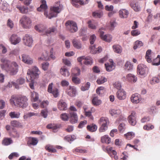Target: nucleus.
Returning <instances> with one entry per match:
<instances>
[{"mask_svg":"<svg viewBox=\"0 0 160 160\" xmlns=\"http://www.w3.org/2000/svg\"><path fill=\"white\" fill-rule=\"evenodd\" d=\"M0 66L2 70L9 72L11 75L16 74L18 72V65L15 62L10 63V61L5 58H2Z\"/></svg>","mask_w":160,"mask_h":160,"instance_id":"f257e3e1","label":"nucleus"},{"mask_svg":"<svg viewBox=\"0 0 160 160\" xmlns=\"http://www.w3.org/2000/svg\"><path fill=\"white\" fill-rule=\"evenodd\" d=\"M28 99L25 96H12L10 101L11 103L15 106L24 108L28 106Z\"/></svg>","mask_w":160,"mask_h":160,"instance_id":"f03ea898","label":"nucleus"},{"mask_svg":"<svg viewBox=\"0 0 160 160\" xmlns=\"http://www.w3.org/2000/svg\"><path fill=\"white\" fill-rule=\"evenodd\" d=\"M40 73V72L38 68L36 66H33L31 70H28L27 74L28 78L30 77L31 82L29 83L30 87L32 89H34V79L38 78L39 74Z\"/></svg>","mask_w":160,"mask_h":160,"instance_id":"7ed1b4c3","label":"nucleus"},{"mask_svg":"<svg viewBox=\"0 0 160 160\" xmlns=\"http://www.w3.org/2000/svg\"><path fill=\"white\" fill-rule=\"evenodd\" d=\"M47 8L48 7L46 4V1L45 0H42V4L40 5V7L37 8V9L38 11L44 10V15L49 19L57 16V14L54 12L52 10H50L49 14H48L47 12L46 11V10Z\"/></svg>","mask_w":160,"mask_h":160,"instance_id":"20e7f679","label":"nucleus"},{"mask_svg":"<svg viewBox=\"0 0 160 160\" xmlns=\"http://www.w3.org/2000/svg\"><path fill=\"white\" fill-rule=\"evenodd\" d=\"M19 22L24 28L28 29L31 27L32 21L29 17L26 15H23L21 17Z\"/></svg>","mask_w":160,"mask_h":160,"instance_id":"39448f33","label":"nucleus"},{"mask_svg":"<svg viewBox=\"0 0 160 160\" xmlns=\"http://www.w3.org/2000/svg\"><path fill=\"white\" fill-rule=\"evenodd\" d=\"M65 25L68 30L71 32H74L78 30L76 23L72 21L68 20L65 23Z\"/></svg>","mask_w":160,"mask_h":160,"instance_id":"423d86ee","label":"nucleus"},{"mask_svg":"<svg viewBox=\"0 0 160 160\" xmlns=\"http://www.w3.org/2000/svg\"><path fill=\"white\" fill-rule=\"evenodd\" d=\"M109 122L108 119L107 117L101 118L98 121V123L101 125L99 130H107Z\"/></svg>","mask_w":160,"mask_h":160,"instance_id":"0eeeda50","label":"nucleus"},{"mask_svg":"<svg viewBox=\"0 0 160 160\" xmlns=\"http://www.w3.org/2000/svg\"><path fill=\"white\" fill-rule=\"evenodd\" d=\"M35 29L39 32H45L47 34H50L52 32H54L57 31V28L54 27H52L48 28L46 31L44 29H40L38 26H35Z\"/></svg>","mask_w":160,"mask_h":160,"instance_id":"6e6552de","label":"nucleus"},{"mask_svg":"<svg viewBox=\"0 0 160 160\" xmlns=\"http://www.w3.org/2000/svg\"><path fill=\"white\" fill-rule=\"evenodd\" d=\"M48 91L49 92L52 93L55 98L57 97L58 95V89L56 88H52V83L49 84V85Z\"/></svg>","mask_w":160,"mask_h":160,"instance_id":"1a4fd4ad","label":"nucleus"},{"mask_svg":"<svg viewBox=\"0 0 160 160\" xmlns=\"http://www.w3.org/2000/svg\"><path fill=\"white\" fill-rule=\"evenodd\" d=\"M99 32H100V37L102 40L108 42H110L111 41L112 38L111 35L108 34L104 35V32L102 31L101 29L99 30Z\"/></svg>","mask_w":160,"mask_h":160,"instance_id":"9d476101","label":"nucleus"},{"mask_svg":"<svg viewBox=\"0 0 160 160\" xmlns=\"http://www.w3.org/2000/svg\"><path fill=\"white\" fill-rule=\"evenodd\" d=\"M136 113L135 111H132L131 113L128 117V121L129 123L132 126L135 125L136 123Z\"/></svg>","mask_w":160,"mask_h":160,"instance_id":"9b49d317","label":"nucleus"},{"mask_svg":"<svg viewBox=\"0 0 160 160\" xmlns=\"http://www.w3.org/2000/svg\"><path fill=\"white\" fill-rule=\"evenodd\" d=\"M23 42L25 45L31 47L32 43V38L29 35L27 34L23 39Z\"/></svg>","mask_w":160,"mask_h":160,"instance_id":"f8f14e48","label":"nucleus"},{"mask_svg":"<svg viewBox=\"0 0 160 160\" xmlns=\"http://www.w3.org/2000/svg\"><path fill=\"white\" fill-rule=\"evenodd\" d=\"M107 151L108 154L112 158L113 157L115 160H117L118 157L117 155V152L112 147H109L107 148Z\"/></svg>","mask_w":160,"mask_h":160,"instance_id":"ddd939ff","label":"nucleus"},{"mask_svg":"<svg viewBox=\"0 0 160 160\" xmlns=\"http://www.w3.org/2000/svg\"><path fill=\"white\" fill-rule=\"evenodd\" d=\"M116 96L120 100L125 99L126 97V92L122 89L119 90L116 93Z\"/></svg>","mask_w":160,"mask_h":160,"instance_id":"4468645a","label":"nucleus"},{"mask_svg":"<svg viewBox=\"0 0 160 160\" xmlns=\"http://www.w3.org/2000/svg\"><path fill=\"white\" fill-rule=\"evenodd\" d=\"M148 69V68L142 64H139L138 66V72L141 75H144Z\"/></svg>","mask_w":160,"mask_h":160,"instance_id":"2eb2a0df","label":"nucleus"},{"mask_svg":"<svg viewBox=\"0 0 160 160\" xmlns=\"http://www.w3.org/2000/svg\"><path fill=\"white\" fill-rule=\"evenodd\" d=\"M9 40L12 44L16 45L21 41V38L15 34H12L9 39Z\"/></svg>","mask_w":160,"mask_h":160,"instance_id":"dca6fc26","label":"nucleus"},{"mask_svg":"<svg viewBox=\"0 0 160 160\" xmlns=\"http://www.w3.org/2000/svg\"><path fill=\"white\" fill-rule=\"evenodd\" d=\"M22 61L28 64H31L33 62V60L29 56L26 54L22 55Z\"/></svg>","mask_w":160,"mask_h":160,"instance_id":"f3484780","label":"nucleus"},{"mask_svg":"<svg viewBox=\"0 0 160 160\" xmlns=\"http://www.w3.org/2000/svg\"><path fill=\"white\" fill-rule=\"evenodd\" d=\"M69 121L71 123H74L77 122L78 116L76 113L71 112L69 113Z\"/></svg>","mask_w":160,"mask_h":160,"instance_id":"a211bd4d","label":"nucleus"},{"mask_svg":"<svg viewBox=\"0 0 160 160\" xmlns=\"http://www.w3.org/2000/svg\"><path fill=\"white\" fill-rule=\"evenodd\" d=\"M141 100L140 96L137 93L132 94L131 97V101L133 103H138Z\"/></svg>","mask_w":160,"mask_h":160,"instance_id":"6ab92c4d","label":"nucleus"},{"mask_svg":"<svg viewBox=\"0 0 160 160\" xmlns=\"http://www.w3.org/2000/svg\"><path fill=\"white\" fill-rule=\"evenodd\" d=\"M58 108L60 110H66L67 109V104L62 100H60L58 102Z\"/></svg>","mask_w":160,"mask_h":160,"instance_id":"aec40b11","label":"nucleus"},{"mask_svg":"<svg viewBox=\"0 0 160 160\" xmlns=\"http://www.w3.org/2000/svg\"><path fill=\"white\" fill-rule=\"evenodd\" d=\"M66 92L70 96L74 97L76 96V90L73 87L69 86V88L67 89Z\"/></svg>","mask_w":160,"mask_h":160,"instance_id":"412c9836","label":"nucleus"},{"mask_svg":"<svg viewBox=\"0 0 160 160\" xmlns=\"http://www.w3.org/2000/svg\"><path fill=\"white\" fill-rule=\"evenodd\" d=\"M110 63H107L105 64L106 70L108 72L112 71L115 68V66L113 64V60L112 59L109 60Z\"/></svg>","mask_w":160,"mask_h":160,"instance_id":"4be33fe9","label":"nucleus"},{"mask_svg":"<svg viewBox=\"0 0 160 160\" xmlns=\"http://www.w3.org/2000/svg\"><path fill=\"white\" fill-rule=\"evenodd\" d=\"M61 74L64 76L68 77L70 75V73L67 68L65 66H63L60 70Z\"/></svg>","mask_w":160,"mask_h":160,"instance_id":"5701e85b","label":"nucleus"},{"mask_svg":"<svg viewBox=\"0 0 160 160\" xmlns=\"http://www.w3.org/2000/svg\"><path fill=\"white\" fill-rule=\"evenodd\" d=\"M59 6H54L51 8L50 10H52L57 14L60 13L63 7L62 5H60L59 3H58Z\"/></svg>","mask_w":160,"mask_h":160,"instance_id":"b1692460","label":"nucleus"},{"mask_svg":"<svg viewBox=\"0 0 160 160\" xmlns=\"http://www.w3.org/2000/svg\"><path fill=\"white\" fill-rule=\"evenodd\" d=\"M109 113L112 116L118 117L122 115L121 111L119 109H111L109 110Z\"/></svg>","mask_w":160,"mask_h":160,"instance_id":"393cba45","label":"nucleus"},{"mask_svg":"<svg viewBox=\"0 0 160 160\" xmlns=\"http://www.w3.org/2000/svg\"><path fill=\"white\" fill-rule=\"evenodd\" d=\"M38 142L37 139L35 138H30L28 141L27 144L29 146L36 145Z\"/></svg>","mask_w":160,"mask_h":160,"instance_id":"a878e982","label":"nucleus"},{"mask_svg":"<svg viewBox=\"0 0 160 160\" xmlns=\"http://www.w3.org/2000/svg\"><path fill=\"white\" fill-rule=\"evenodd\" d=\"M126 78L128 81L131 82H135L137 80V78L134 75L129 73L126 76Z\"/></svg>","mask_w":160,"mask_h":160,"instance_id":"bb28decb","label":"nucleus"},{"mask_svg":"<svg viewBox=\"0 0 160 160\" xmlns=\"http://www.w3.org/2000/svg\"><path fill=\"white\" fill-rule=\"evenodd\" d=\"M120 17L121 18H126L129 14L128 11L125 9H122L119 12Z\"/></svg>","mask_w":160,"mask_h":160,"instance_id":"cd10ccee","label":"nucleus"},{"mask_svg":"<svg viewBox=\"0 0 160 160\" xmlns=\"http://www.w3.org/2000/svg\"><path fill=\"white\" fill-rule=\"evenodd\" d=\"M16 8L19 10L20 12L22 13L26 14L28 12V8L27 7L17 5L16 6Z\"/></svg>","mask_w":160,"mask_h":160,"instance_id":"c85d7f7f","label":"nucleus"},{"mask_svg":"<svg viewBox=\"0 0 160 160\" xmlns=\"http://www.w3.org/2000/svg\"><path fill=\"white\" fill-rule=\"evenodd\" d=\"M101 142H102L109 144L111 142V139L107 135H105L101 138Z\"/></svg>","mask_w":160,"mask_h":160,"instance_id":"c756f323","label":"nucleus"},{"mask_svg":"<svg viewBox=\"0 0 160 160\" xmlns=\"http://www.w3.org/2000/svg\"><path fill=\"white\" fill-rule=\"evenodd\" d=\"M72 42L74 48L78 49H79L81 48V44L79 40L74 39L73 40Z\"/></svg>","mask_w":160,"mask_h":160,"instance_id":"7c9ffc66","label":"nucleus"},{"mask_svg":"<svg viewBox=\"0 0 160 160\" xmlns=\"http://www.w3.org/2000/svg\"><path fill=\"white\" fill-rule=\"evenodd\" d=\"M114 52L118 53H120L122 51V47L119 45H114L112 46Z\"/></svg>","mask_w":160,"mask_h":160,"instance_id":"2f4dec72","label":"nucleus"},{"mask_svg":"<svg viewBox=\"0 0 160 160\" xmlns=\"http://www.w3.org/2000/svg\"><path fill=\"white\" fill-rule=\"evenodd\" d=\"M13 143V141L11 138H4L2 141V144L5 146H8Z\"/></svg>","mask_w":160,"mask_h":160,"instance_id":"473e14b6","label":"nucleus"},{"mask_svg":"<svg viewBox=\"0 0 160 160\" xmlns=\"http://www.w3.org/2000/svg\"><path fill=\"white\" fill-rule=\"evenodd\" d=\"M91 49L92 50V52L94 53H99L101 52L102 50V48L101 47H98V48H96L95 45L92 46L90 47Z\"/></svg>","mask_w":160,"mask_h":160,"instance_id":"72a5a7b5","label":"nucleus"},{"mask_svg":"<svg viewBox=\"0 0 160 160\" xmlns=\"http://www.w3.org/2000/svg\"><path fill=\"white\" fill-rule=\"evenodd\" d=\"M92 102L94 105L98 106L101 103L102 101L98 99V97H96L93 98L92 99Z\"/></svg>","mask_w":160,"mask_h":160,"instance_id":"f704fd0d","label":"nucleus"},{"mask_svg":"<svg viewBox=\"0 0 160 160\" xmlns=\"http://www.w3.org/2000/svg\"><path fill=\"white\" fill-rule=\"evenodd\" d=\"M133 68V65L131 64L130 62L127 61L124 65V69L125 70L128 71L131 70Z\"/></svg>","mask_w":160,"mask_h":160,"instance_id":"c9c22d12","label":"nucleus"},{"mask_svg":"<svg viewBox=\"0 0 160 160\" xmlns=\"http://www.w3.org/2000/svg\"><path fill=\"white\" fill-rule=\"evenodd\" d=\"M72 4L73 6L76 7H78L79 6L77 3H79L80 5H84V2L83 1L81 0H72Z\"/></svg>","mask_w":160,"mask_h":160,"instance_id":"e433bc0d","label":"nucleus"},{"mask_svg":"<svg viewBox=\"0 0 160 160\" xmlns=\"http://www.w3.org/2000/svg\"><path fill=\"white\" fill-rule=\"evenodd\" d=\"M84 64L86 65H91L92 63V59L89 57H85L83 61Z\"/></svg>","mask_w":160,"mask_h":160,"instance_id":"4c0bfd02","label":"nucleus"},{"mask_svg":"<svg viewBox=\"0 0 160 160\" xmlns=\"http://www.w3.org/2000/svg\"><path fill=\"white\" fill-rule=\"evenodd\" d=\"M38 114L37 113H35L32 112H29L28 113H25L23 116V118L24 119H26L28 118H30L34 116H37Z\"/></svg>","mask_w":160,"mask_h":160,"instance_id":"58836bf2","label":"nucleus"},{"mask_svg":"<svg viewBox=\"0 0 160 160\" xmlns=\"http://www.w3.org/2000/svg\"><path fill=\"white\" fill-rule=\"evenodd\" d=\"M72 75L74 76H79L80 73V70L78 68H76L72 70Z\"/></svg>","mask_w":160,"mask_h":160,"instance_id":"ea45409f","label":"nucleus"},{"mask_svg":"<svg viewBox=\"0 0 160 160\" xmlns=\"http://www.w3.org/2000/svg\"><path fill=\"white\" fill-rule=\"evenodd\" d=\"M151 52V51L150 50H148L146 52L145 55V58L147 61L149 63L151 62H152V59L150 58Z\"/></svg>","mask_w":160,"mask_h":160,"instance_id":"a19ab883","label":"nucleus"},{"mask_svg":"<svg viewBox=\"0 0 160 160\" xmlns=\"http://www.w3.org/2000/svg\"><path fill=\"white\" fill-rule=\"evenodd\" d=\"M20 113L19 112H11L9 113V115L12 118H18L20 115Z\"/></svg>","mask_w":160,"mask_h":160,"instance_id":"79ce46f5","label":"nucleus"},{"mask_svg":"<svg viewBox=\"0 0 160 160\" xmlns=\"http://www.w3.org/2000/svg\"><path fill=\"white\" fill-rule=\"evenodd\" d=\"M31 100L33 102H36L38 100V93L34 91L31 92Z\"/></svg>","mask_w":160,"mask_h":160,"instance_id":"37998d69","label":"nucleus"},{"mask_svg":"<svg viewBox=\"0 0 160 160\" xmlns=\"http://www.w3.org/2000/svg\"><path fill=\"white\" fill-rule=\"evenodd\" d=\"M124 136L127 139L130 140L134 137L135 134L132 132H128L125 134Z\"/></svg>","mask_w":160,"mask_h":160,"instance_id":"c03bdc74","label":"nucleus"},{"mask_svg":"<svg viewBox=\"0 0 160 160\" xmlns=\"http://www.w3.org/2000/svg\"><path fill=\"white\" fill-rule=\"evenodd\" d=\"M143 45V44L141 41L137 40L135 42L133 48L134 49H136L138 48H140Z\"/></svg>","mask_w":160,"mask_h":160,"instance_id":"a18cd8bd","label":"nucleus"},{"mask_svg":"<svg viewBox=\"0 0 160 160\" xmlns=\"http://www.w3.org/2000/svg\"><path fill=\"white\" fill-rule=\"evenodd\" d=\"M102 15V12L101 11H96L92 13V16L96 18H100Z\"/></svg>","mask_w":160,"mask_h":160,"instance_id":"49530a36","label":"nucleus"},{"mask_svg":"<svg viewBox=\"0 0 160 160\" xmlns=\"http://www.w3.org/2000/svg\"><path fill=\"white\" fill-rule=\"evenodd\" d=\"M59 128L58 125L54 124H49L47 126V128L48 129H52L53 130H55Z\"/></svg>","mask_w":160,"mask_h":160,"instance_id":"de8ad7c7","label":"nucleus"},{"mask_svg":"<svg viewBox=\"0 0 160 160\" xmlns=\"http://www.w3.org/2000/svg\"><path fill=\"white\" fill-rule=\"evenodd\" d=\"M97 126L94 123H92L87 126V128L88 130H97Z\"/></svg>","mask_w":160,"mask_h":160,"instance_id":"09e8293b","label":"nucleus"},{"mask_svg":"<svg viewBox=\"0 0 160 160\" xmlns=\"http://www.w3.org/2000/svg\"><path fill=\"white\" fill-rule=\"evenodd\" d=\"M154 65H158L160 64V56L158 55L157 58L154 59L152 62Z\"/></svg>","mask_w":160,"mask_h":160,"instance_id":"8fccbe9b","label":"nucleus"},{"mask_svg":"<svg viewBox=\"0 0 160 160\" xmlns=\"http://www.w3.org/2000/svg\"><path fill=\"white\" fill-rule=\"evenodd\" d=\"M9 132L11 136L15 138H18L19 136V133L18 131H10Z\"/></svg>","mask_w":160,"mask_h":160,"instance_id":"3c124183","label":"nucleus"},{"mask_svg":"<svg viewBox=\"0 0 160 160\" xmlns=\"http://www.w3.org/2000/svg\"><path fill=\"white\" fill-rule=\"evenodd\" d=\"M107 81V79L103 77H101L100 78L98 79L97 81V83L99 84L103 83Z\"/></svg>","mask_w":160,"mask_h":160,"instance_id":"603ef678","label":"nucleus"},{"mask_svg":"<svg viewBox=\"0 0 160 160\" xmlns=\"http://www.w3.org/2000/svg\"><path fill=\"white\" fill-rule=\"evenodd\" d=\"M90 83L88 82L84 86H82L81 87V89L82 91H85L88 90L90 87Z\"/></svg>","mask_w":160,"mask_h":160,"instance_id":"864d4df0","label":"nucleus"},{"mask_svg":"<svg viewBox=\"0 0 160 160\" xmlns=\"http://www.w3.org/2000/svg\"><path fill=\"white\" fill-rule=\"evenodd\" d=\"M45 149L49 152H56V150L55 148H53L52 146L49 145H47L45 147Z\"/></svg>","mask_w":160,"mask_h":160,"instance_id":"5fc2aeb1","label":"nucleus"},{"mask_svg":"<svg viewBox=\"0 0 160 160\" xmlns=\"http://www.w3.org/2000/svg\"><path fill=\"white\" fill-rule=\"evenodd\" d=\"M141 33L140 31L138 29L133 30L131 31V34L133 36H136Z\"/></svg>","mask_w":160,"mask_h":160,"instance_id":"6e6d98bb","label":"nucleus"},{"mask_svg":"<svg viewBox=\"0 0 160 160\" xmlns=\"http://www.w3.org/2000/svg\"><path fill=\"white\" fill-rule=\"evenodd\" d=\"M61 118L63 121H67L68 120L69 117L68 114L66 113H62L60 115Z\"/></svg>","mask_w":160,"mask_h":160,"instance_id":"4d7b16f0","label":"nucleus"},{"mask_svg":"<svg viewBox=\"0 0 160 160\" xmlns=\"http://www.w3.org/2000/svg\"><path fill=\"white\" fill-rule=\"evenodd\" d=\"M12 85L14 86L16 88H19V86L18 84H17L16 83L13 82H8L7 86L9 88H11L12 87Z\"/></svg>","mask_w":160,"mask_h":160,"instance_id":"13d9d810","label":"nucleus"},{"mask_svg":"<svg viewBox=\"0 0 160 160\" xmlns=\"http://www.w3.org/2000/svg\"><path fill=\"white\" fill-rule=\"evenodd\" d=\"M72 82L75 84H77L80 83V79L79 78L75 77H73L72 78Z\"/></svg>","mask_w":160,"mask_h":160,"instance_id":"bf43d9fd","label":"nucleus"},{"mask_svg":"<svg viewBox=\"0 0 160 160\" xmlns=\"http://www.w3.org/2000/svg\"><path fill=\"white\" fill-rule=\"evenodd\" d=\"M159 82V79L156 77H153L152 78V79L150 81V83L152 84H153L156 83H158Z\"/></svg>","mask_w":160,"mask_h":160,"instance_id":"052dcab7","label":"nucleus"},{"mask_svg":"<svg viewBox=\"0 0 160 160\" xmlns=\"http://www.w3.org/2000/svg\"><path fill=\"white\" fill-rule=\"evenodd\" d=\"M154 127L153 125L150 124H148L147 125H145L143 127V129L146 130H149V129H152L154 128Z\"/></svg>","mask_w":160,"mask_h":160,"instance_id":"680f3d73","label":"nucleus"},{"mask_svg":"<svg viewBox=\"0 0 160 160\" xmlns=\"http://www.w3.org/2000/svg\"><path fill=\"white\" fill-rule=\"evenodd\" d=\"M48 111L47 109H45L41 111V115L44 118H46L48 115Z\"/></svg>","mask_w":160,"mask_h":160,"instance_id":"e2e57ef3","label":"nucleus"},{"mask_svg":"<svg viewBox=\"0 0 160 160\" xmlns=\"http://www.w3.org/2000/svg\"><path fill=\"white\" fill-rule=\"evenodd\" d=\"M96 37L94 34L91 35L89 39L90 44H93L94 41L96 40Z\"/></svg>","mask_w":160,"mask_h":160,"instance_id":"0e129e2a","label":"nucleus"},{"mask_svg":"<svg viewBox=\"0 0 160 160\" xmlns=\"http://www.w3.org/2000/svg\"><path fill=\"white\" fill-rule=\"evenodd\" d=\"M49 63L48 62H44L42 64V68L44 71L47 70L48 68Z\"/></svg>","mask_w":160,"mask_h":160,"instance_id":"69168bd1","label":"nucleus"},{"mask_svg":"<svg viewBox=\"0 0 160 160\" xmlns=\"http://www.w3.org/2000/svg\"><path fill=\"white\" fill-rule=\"evenodd\" d=\"M132 7L134 10L136 12L139 11L140 10L139 6L138 5V4L136 3L133 4L132 6Z\"/></svg>","mask_w":160,"mask_h":160,"instance_id":"338daca9","label":"nucleus"},{"mask_svg":"<svg viewBox=\"0 0 160 160\" xmlns=\"http://www.w3.org/2000/svg\"><path fill=\"white\" fill-rule=\"evenodd\" d=\"M114 87L117 89L120 90L121 88V83L118 82H116L113 84Z\"/></svg>","mask_w":160,"mask_h":160,"instance_id":"774afa93","label":"nucleus"}]
</instances>
